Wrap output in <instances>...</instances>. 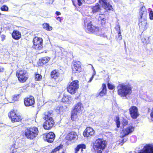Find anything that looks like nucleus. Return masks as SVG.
<instances>
[{
  "label": "nucleus",
  "instance_id": "8",
  "mask_svg": "<svg viewBox=\"0 0 153 153\" xmlns=\"http://www.w3.org/2000/svg\"><path fill=\"white\" fill-rule=\"evenodd\" d=\"M9 117L12 122H19L22 119L21 117L16 114V110H12L10 112Z\"/></svg>",
  "mask_w": 153,
  "mask_h": 153
},
{
  "label": "nucleus",
  "instance_id": "32",
  "mask_svg": "<svg viewBox=\"0 0 153 153\" xmlns=\"http://www.w3.org/2000/svg\"><path fill=\"white\" fill-rule=\"evenodd\" d=\"M43 28L48 31H51L52 29V27L50 26L47 23H44L42 24Z\"/></svg>",
  "mask_w": 153,
  "mask_h": 153
},
{
  "label": "nucleus",
  "instance_id": "44",
  "mask_svg": "<svg viewBox=\"0 0 153 153\" xmlns=\"http://www.w3.org/2000/svg\"><path fill=\"white\" fill-rule=\"evenodd\" d=\"M6 36L5 35H2L1 36V40L2 41H3L5 39Z\"/></svg>",
  "mask_w": 153,
  "mask_h": 153
},
{
  "label": "nucleus",
  "instance_id": "41",
  "mask_svg": "<svg viewBox=\"0 0 153 153\" xmlns=\"http://www.w3.org/2000/svg\"><path fill=\"white\" fill-rule=\"evenodd\" d=\"M108 88L109 89H111V90H112L113 89H114L115 87L113 85L110 84L109 83H108Z\"/></svg>",
  "mask_w": 153,
  "mask_h": 153
},
{
  "label": "nucleus",
  "instance_id": "23",
  "mask_svg": "<svg viewBox=\"0 0 153 153\" xmlns=\"http://www.w3.org/2000/svg\"><path fill=\"white\" fill-rule=\"evenodd\" d=\"M81 65L79 62H75L72 68L73 72L75 73L76 71H80Z\"/></svg>",
  "mask_w": 153,
  "mask_h": 153
},
{
  "label": "nucleus",
  "instance_id": "15",
  "mask_svg": "<svg viewBox=\"0 0 153 153\" xmlns=\"http://www.w3.org/2000/svg\"><path fill=\"white\" fill-rule=\"evenodd\" d=\"M34 103V98L32 96L25 98L24 99V104L26 106H31L33 105Z\"/></svg>",
  "mask_w": 153,
  "mask_h": 153
},
{
  "label": "nucleus",
  "instance_id": "56",
  "mask_svg": "<svg viewBox=\"0 0 153 153\" xmlns=\"http://www.w3.org/2000/svg\"><path fill=\"white\" fill-rule=\"evenodd\" d=\"M85 25L86 24L85 22Z\"/></svg>",
  "mask_w": 153,
  "mask_h": 153
},
{
  "label": "nucleus",
  "instance_id": "43",
  "mask_svg": "<svg viewBox=\"0 0 153 153\" xmlns=\"http://www.w3.org/2000/svg\"><path fill=\"white\" fill-rule=\"evenodd\" d=\"M116 123L117 127L119 128L120 126V122L118 119H117L116 120Z\"/></svg>",
  "mask_w": 153,
  "mask_h": 153
},
{
  "label": "nucleus",
  "instance_id": "16",
  "mask_svg": "<svg viewBox=\"0 0 153 153\" xmlns=\"http://www.w3.org/2000/svg\"><path fill=\"white\" fill-rule=\"evenodd\" d=\"M95 131L91 127H87L83 133L84 137H89L94 135Z\"/></svg>",
  "mask_w": 153,
  "mask_h": 153
},
{
  "label": "nucleus",
  "instance_id": "36",
  "mask_svg": "<svg viewBox=\"0 0 153 153\" xmlns=\"http://www.w3.org/2000/svg\"><path fill=\"white\" fill-rule=\"evenodd\" d=\"M42 77V76L39 74H35V79L36 81L40 80Z\"/></svg>",
  "mask_w": 153,
  "mask_h": 153
},
{
  "label": "nucleus",
  "instance_id": "22",
  "mask_svg": "<svg viewBox=\"0 0 153 153\" xmlns=\"http://www.w3.org/2000/svg\"><path fill=\"white\" fill-rule=\"evenodd\" d=\"M98 19L102 25L104 24L106 22V19L105 15L104 14H100L99 15Z\"/></svg>",
  "mask_w": 153,
  "mask_h": 153
},
{
  "label": "nucleus",
  "instance_id": "3",
  "mask_svg": "<svg viewBox=\"0 0 153 153\" xmlns=\"http://www.w3.org/2000/svg\"><path fill=\"white\" fill-rule=\"evenodd\" d=\"M25 135L26 137L30 140H33L38 135V129L36 127L27 128L25 131Z\"/></svg>",
  "mask_w": 153,
  "mask_h": 153
},
{
  "label": "nucleus",
  "instance_id": "39",
  "mask_svg": "<svg viewBox=\"0 0 153 153\" xmlns=\"http://www.w3.org/2000/svg\"><path fill=\"white\" fill-rule=\"evenodd\" d=\"M19 98V96L18 95H14L12 97V99L14 101L18 100Z\"/></svg>",
  "mask_w": 153,
  "mask_h": 153
},
{
  "label": "nucleus",
  "instance_id": "40",
  "mask_svg": "<svg viewBox=\"0 0 153 153\" xmlns=\"http://www.w3.org/2000/svg\"><path fill=\"white\" fill-rule=\"evenodd\" d=\"M128 123V122L127 120L125 119H123V120L122 124L123 126H125L127 125Z\"/></svg>",
  "mask_w": 153,
  "mask_h": 153
},
{
  "label": "nucleus",
  "instance_id": "12",
  "mask_svg": "<svg viewBox=\"0 0 153 153\" xmlns=\"http://www.w3.org/2000/svg\"><path fill=\"white\" fill-rule=\"evenodd\" d=\"M99 3L106 10H111L112 9V6L107 0H99Z\"/></svg>",
  "mask_w": 153,
  "mask_h": 153
},
{
  "label": "nucleus",
  "instance_id": "18",
  "mask_svg": "<svg viewBox=\"0 0 153 153\" xmlns=\"http://www.w3.org/2000/svg\"><path fill=\"white\" fill-rule=\"evenodd\" d=\"M78 136L76 133L75 132H71L67 135L66 138L67 140L70 141L75 140L78 138Z\"/></svg>",
  "mask_w": 153,
  "mask_h": 153
},
{
  "label": "nucleus",
  "instance_id": "29",
  "mask_svg": "<svg viewBox=\"0 0 153 153\" xmlns=\"http://www.w3.org/2000/svg\"><path fill=\"white\" fill-rule=\"evenodd\" d=\"M71 97L67 95H64L62 100L64 102L69 104L71 102Z\"/></svg>",
  "mask_w": 153,
  "mask_h": 153
},
{
  "label": "nucleus",
  "instance_id": "17",
  "mask_svg": "<svg viewBox=\"0 0 153 153\" xmlns=\"http://www.w3.org/2000/svg\"><path fill=\"white\" fill-rule=\"evenodd\" d=\"M139 153H153V146L148 145L144 146Z\"/></svg>",
  "mask_w": 153,
  "mask_h": 153
},
{
  "label": "nucleus",
  "instance_id": "6",
  "mask_svg": "<svg viewBox=\"0 0 153 153\" xmlns=\"http://www.w3.org/2000/svg\"><path fill=\"white\" fill-rule=\"evenodd\" d=\"M16 75L18 80L21 83L25 82L28 78V74L25 70L17 71Z\"/></svg>",
  "mask_w": 153,
  "mask_h": 153
},
{
  "label": "nucleus",
  "instance_id": "57",
  "mask_svg": "<svg viewBox=\"0 0 153 153\" xmlns=\"http://www.w3.org/2000/svg\"><path fill=\"white\" fill-rule=\"evenodd\" d=\"M1 1V0H0V1Z\"/></svg>",
  "mask_w": 153,
  "mask_h": 153
},
{
  "label": "nucleus",
  "instance_id": "13",
  "mask_svg": "<svg viewBox=\"0 0 153 153\" xmlns=\"http://www.w3.org/2000/svg\"><path fill=\"white\" fill-rule=\"evenodd\" d=\"M147 23L146 18H140L139 25L140 28L144 30L147 28Z\"/></svg>",
  "mask_w": 153,
  "mask_h": 153
},
{
  "label": "nucleus",
  "instance_id": "5",
  "mask_svg": "<svg viewBox=\"0 0 153 153\" xmlns=\"http://www.w3.org/2000/svg\"><path fill=\"white\" fill-rule=\"evenodd\" d=\"M79 88V81L75 80L71 82L67 88L68 91L71 94H75Z\"/></svg>",
  "mask_w": 153,
  "mask_h": 153
},
{
  "label": "nucleus",
  "instance_id": "52",
  "mask_svg": "<svg viewBox=\"0 0 153 153\" xmlns=\"http://www.w3.org/2000/svg\"><path fill=\"white\" fill-rule=\"evenodd\" d=\"M72 2H73V4L74 5V6H76V5L75 4L73 1V0H72Z\"/></svg>",
  "mask_w": 153,
  "mask_h": 153
},
{
  "label": "nucleus",
  "instance_id": "50",
  "mask_svg": "<svg viewBox=\"0 0 153 153\" xmlns=\"http://www.w3.org/2000/svg\"><path fill=\"white\" fill-rule=\"evenodd\" d=\"M57 20L60 22H61V18L59 17L57 18Z\"/></svg>",
  "mask_w": 153,
  "mask_h": 153
},
{
  "label": "nucleus",
  "instance_id": "11",
  "mask_svg": "<svg viewBox=\"0 0 153 153\" xmlns=\"http://www.w3.org/2000/svg\"><path fill=\"white\" fill-rule=\"evenodd\" d=\"M24 142H22L19 143L17 144V143H15L14 144H12L9 147V150L10 152L14 153L16 152L17 149L19 147H21L23 146L24 145Z\"/></svg>",
  "mask_w": 153,
  "mask_h": 153
},
{
  "label": "nucleus",
  "instance_id": "20",
  "mask_svg": "<svg viewBox=\"0 0 153 153\" xmlns=\"http://www.w3.org/2000/svg\"><path fill=\"white\" fill-rule=\"evenodd\" d=\"M84 109L82 104L80 102H79L76 104L74 106V111L80 113L82 112Z\"/></svg>",
  "mask_w": 153,
  "mask_h": 153
},
{
  "label": "nucleus",
  "instance_id": "37",
  "mask_svg": "<svg viewBox=\"0 0 153 153\" xmlns=\"http://www.w3.org/2000/svg\"><path fill=\"white\" fill-rule=\"evenodd\" d=\"M93 28L92 30L93 31H92V32H91L92 33L95 32L97 33V32L99 31L100 30L99 29L98 27H96L94 26H93Z\"/></svg>",
  "mask_w": 153,
  "mask_h": 153
},
{
  "label": "nucleus",
  "instance_id": "46",
  "mask_svg": "<svg viewBox=\"0 0 153 153\" xmlns=\"http://www.w3.org/2000/svg\"><path fill=\"white\" fill-rule=\"evenodd\" d=\"M95 74H94L91 77V78L90 79V80L88 82H90L92 81V80L93 79L94 77V76L95 75Z\"/></svg>",
  "mask_w": 153,
  "mask_h": 153
},
{
  "label": "nucleus",
  "instance_id": "53",
  "mask_svg": "<svg viewBox=\"0 0 153 153\" xmlns=\"http://www.w3.org/2000/svg\"><path fill=\"white\" fill-rule=\"evenodd\" d=\"M92 68L93 70L94 71V72H95V70H94V67L93 66H92Z\"/></svg>",
  "mask_w": 153,
  "mask_h": 153
},
{
  "label": "nucleus",
  "instance_id": "48",
  "mask_svg": "<svg viewBox=\"0 0 153 153\" xmlns=\"http://www.w3.org/2000/svg\"><path fill=\"white\" fill-rule=\"evenodd\" d=\"M4 69L3 67L0 66V72H3L4 71Z\"/></svg>",
  "mask_w": 153,
  "mask_h": 153
},
{
  "label": "nucleus",
  "instance_id": "24",
  "mask_svg": "<svg viewBox=\"0 0 153 153\" xmlns=\"http://www.w3.org/2000/svg\"><path fill=\"white\" fill-rule=\"evenodd\" d=\"M12 35L13 38L16 40H18L21 37V34L18 30H14Z\"/></svg>",
  "mask_w": 153,
  "mask_h": 153
},
{
  "label": "nucleus",
  "instance_id": "25",
  "mask_svg": "<svg viewBox=\"0 0 153 153\" xmlns=\"http://www.w3.org/2000/svg\"><path fill=\"white\" fill-rule=\"evenodd\" d=\"M51 75L52 78L56 79L59 77V73L58 71L54 70L51 72Z\"/></svg>",
  "mask_w": 153,
  "mask_h": 153
},
{
  "label": "nucleus",
  "instance_id": "33",
  "mask_svg": "<svg viewBox=\"0 0 153 153\" xmlns=\"http://www.w3.org/2000/svg\"><path fill=\"white\" fill-rule=\"evenodd\" d=\"M63 145L60 144L59 146L56 147L55 149H53L51 152V153H54L57 151L59 150L60 149H62V148Z\"/></svg>",
  "mask_w": 153,
  "mask_h": 153
},
{
  "label": "nucleus",
  "instance_id": "54",
  "mask_svg": "<svg viewBox=\"0 0 153 153\" xmlns=\"http://www.w3.org/2000/svg\"><path fill=\"white\" fill-rule=\"evenodd\" d=\"M62 153H64V152L63 151V152H62Z\"/></svg>",
  "mask_w": 153,
  "mask_h": 153
},
{
  "label": "nucleus",
  "instance_id": "51",
  "mask_svg": "<svg viewBox=\"0 0 153 153\" xmlns=\"http://www.w3.org/2000/svg\"><path fill=\"white\" fill-rule=\"evenodd\" d=\"M125 141H124V140H122V142L120 143L121 144V145H122L123 144V143H124Z\"/></svg>",
  "mask_w": 153,
  "mask_h": 153
},
{
  "label": "nucleus",
  "instance_id": "2",
  "mask_svg": "<svg viewBox=\"0 0 153 153\" xmlns=\"http://www.w3.org/2000/svg\"><path fill=\"white\" fill-rule=\"evenodd\" d=\"M52 113H45V116L43 117V119L46 120L43 124V126L45 129L48 130L52 128L54 124V121L51 117Z\"/></svg>",
  "mask_w": 153,
  "mask_h": 153
},
{
  "label": "nucleus",
  "instance_id": "28",
  "mask_svg": "<svg viewBox=\"0 0 153 153\" xmlns=\"http://www.w3.org/2000/svg\"><path fill=\"white\" fill-rule=\"evenodd\" d=\"M93 26H94L92 25L91 22H88L87 24V26L86 27V31L88 33H90L92 32Z\"/></svg>",
  "mask_w": 153,
  "mask_h": 153
},
{
  "label": "nucleus",
  "instance_id": "38",
  "mask_svg": "<svg viewBox=\"0 0 153 153\" xmlns=\"http://www.w3.org/2000/svg\"><path fill=\"white\" fill-rule=\"evenodd\" d=\"M118 38H117V40L118 42H120L121 40H122V37L121 35V33H118Z\"/></svg>",
  "mask_w": 153,
  "mask_h": 153
},
{
  "label": "nucleus",
  "instance_id": "10",
  "mask_svg": "<svg viewBox=\"0 0 153 153\" xmlns=\"http://www.w3.org/2000/svg\"><path fill=\"white\" fill-rule=\"evenodd\" d=\"M129 111L131 117L133 119H136L139 115L137 107L136 106H132L130 108Z\"/></svg>",
  "mask_w": 153,
  "mask_h": 153
},
{
  "label": "nucleus",
  "instance_id": "31",
  "mask_svg": "<svg viewBox=\"0 0 153 153\" xmlns=\"http://www.w3.org/2000/svg\"><path fill=\"white\" fill-rule=\"evenodd\" d=\"M79 113L76 112V111L73 110L71 113V118L73 120H75L78 117Z\"/></svg>",
  "mask_w": 153,
  "mask_h": 153
},
{
  "label": "nucleus",
  "instance_id": "30",
  "mask_svg": "<svg viewBox=\"0 0 153 153\" xmlns=\"http://www.w3.org/2000/svg\"><path fill=\"white\" fill-rule=\"evenodd\" d=\"M50 57L46 56L42 58L41 59L40 62L42 65H45L47 63H48L50 60Z\"/></svg>",
  "mask_w": 153,
  "mask_h": 153
},
{
  "label": "nucleus",
  "instance_id": "55",
  "mask_svg": "<svg viewBox=\"0 0 153 153\" xmlns=\"http://www.w3.org/2000/svg\"><path fill=\"white\" fill-rule=\"evenodd\" d=\"M1 15V13H0V15Z\"/></svg>",
  "mask_w": 153,
  "mask_h": 153
},
{
  "label": "nucleus",
  "instance_id": "27",
  "mask_svg": "<svg viewBox=\"0 0 153 153\" xmlns=\"http://www.w3.org/2000/svg\"><path fill=\"white\" fill-rule=\"evenodd\" d=\"M92 12L93 13H95L97 12L100 11L101 9L100 7L99 4H97L94 6H93L91 7Z\"/></svg>",
  "mask_w": 153,
  "mask_h": 153
},
{
  "label": "nucleus",
  "instance_id": "9",
  "mask_svg": "<svg viewBox=\"0 0 153 153\" xmlns=\"http://www.w3.org/2000/svg\"><path fill=\"white\" fill-rule=\"evenodd\" d=\"M55 135L53 132H50L44 135V138L48 143L53 142L55 138Z\"/></svg>",
  "mask_w": 153,
  "mask_h": 153
},
{
  "label": "nucleus",
  "instance_id": "45",
  "mask_svg": "<svg viewBox=\"0 0 153 153\" xmlns=\"http://www.w3.org/2000/svg\"><path fill=\"white\" fill-rule=\"evenodd\" d=\"M85 0H77L78 4L79 6H80L82 4V1Z\"/></svg>",
  "mask_w": 153,
  "mask_h": 153
},
{
  "label": "nucleus",
  "instance_id": "21",
  "mask_svg": "<svg viewBox=\"0 0 153 153\" xmlns=\"http://www.w3.org/2000/svg\"><path fill=\"white\" fill-rule=\"evenodd\" d=\"M85 145L83 144L77 145L75 149L74 153H83V149H85Z\"/></svg>",
  "mask_w": 153,
  "mask_h": 153
},
{
  "label": "nucleus",
  "instance_id": "34",
  "mask_svg": "<svg viewBox=\"0 0 153 153\" xmlns=\"http://www.w3.org/2000/svg\"><path fill=\"white\" fill-rule=\"evenodd\" d=\"M149 19L152 20H153V11L151 8L149 9Z\"/></svg>",
  "mask_w": 153,
  "mask_h": 153
},
{
  "label": "nucleus",
  "instance_id": "7",
  "mask_svg": "<svg viewBox=\"0 0 153 153\" xmlns=\"http://www.w3.org/2000/svg\"><path fill=\"white\" fill-rule=\"evenodd\" d=\"M42 41V39L41 38L35 37L33 40V47L36 49H41L43 47Z\"/></svg>",
  "mask_w": 153,
  "mask_h": 153
},
{
  "label": "nucleus",
  "instance_id": "47",
  "mask_svg": "<svg viewBox=\"0 0 153 153\" xmlns=\"http://www.w3.org/2000/svg\"><path fill=\"white\" fill-rule=\"evenodd\" d=\"M49 4H52L54 1V0H47Z\"/></svg>",
  "mask_w": 153,
  "mask_h": 153
},
{
  "label": "nucleus",
  "instance_id": "14",
  "mask_svg": "<svg viewBox=\"0 0 153 153\" xmlns=\"http://www.w3.org/2000/svg\"><path fill=\"white\" fill-rule=\"evenodd\" d=\"M134 130V127L132 126H130L126 128L123 129L121 133L120 137H123L128 135L129 133L132 132Z\"/></svg>",
  "mask_w": 153,
  "mask_h": 153
},
{
  "label": "nucleus",
  "instance_id": "4",
  "mask_svg": "<svg viewBox=\"0 0 153 153\" xmlns=\"http://www.w3.org/2000/svg\"><path fill=\"white\" fill-rule=\"evenodd\" d=\"M105 141L102 139H98L96 140L94 143V149L98 153H102L106 145Z\"/></svg>",
  "mask_w": 153,
  "mask_h": 153
},
{
  "label": "nucleus",
  "instance_id": "49",
  "mask_svg": "<svg viewBox=\"0 0 153 153\" xmlns=\"http://www.w3.org/2000/svg\"><path fill=\"white\" fill-rule=\"evenodd\" d=\"M56 13L57 16L61 14L58 11H56Z\"/></svg>",
  "mask_w": 153,
  "mask_h": 153
},
{
  "label": "nucleus",
  "instance_id": "26",
  "mask_svg": "<svg viewBox=\"0 0 153 153\" xmlns=\"http://www.w3.org/2000/svg\"><path fill=\"white\" fill-rule=\"evenodd\" d=\"M106 93V86L105 84H103L102 85V90L99 93V96L102 97L105 95Z\"/></svg>",
  "mask_w": 153,
  "mask_h": 153
},
{
  "label": "nucleus",
  "instance_id": "42",
  "mask_svg": "<svg viewBox=\"0 0 153 153\" xmlns=\"http://www.w3.org/2000/svg\"><path fill=\"white\" fill-rule=\"evenodd\" d=\"M115 28L117 31L118 32V33H121L120 27L119 25H117L115 27Z\"/></svg>",
  "mask_w": 153,
  "mask_h": 153
},
{
  "label": "nucleus",
  "instance_id": "1",
  "mask_svg": "<svg viewBox=\"0 0 153 153\" xmlns=\"http://www.w3.org/2000/svg\"><path fill=\"white\" fill-rule=\"evenodd\" d=\"M132 89L131 85L129 84H120L117 86L118 94L120 97L126 98L131 93Z\"/></svg>",
  "mask_w": 153,
  "mask_h": 153
},
{
  "label": "nucleus",
  "instance_id": "35",
  "mask_svg": "<svg viewBox=\"0 0 153 153\" xmlns=\"http://www.w3.org/2000/svg\"><path fill=\"white\" fill-rule=\"evenodd\" d=\"M1 10L2 11H8V7L6 5H3L1 8Z\"/></svg>",
  "mask_w": 153,
  "mask_h": 153
},
{
  "label": "nucleus",
  "instance_id": "19",
  "mask_svg": "<svg viewBox=\"0 0 153 153\" xmlns=\"http://www.w3.org/2000/svg\"><path fill=\"white\" fill-rule=\"evenodd\" d=\"M139 14L140 17V18H146L147 13L145 7L143 6L140 8Z\"/></svg>",
  "mask_w": 153,
  "mask_h": 153
}]
</instances>
